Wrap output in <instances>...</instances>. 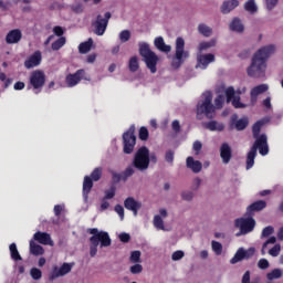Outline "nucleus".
Returning a JSON list of instances; mask_svg holds the SVG:
<instances>
[{"mask_svg": "<svg viewBox=\"0 0 283 283\" xmlns=\"http://www.w3.org/2000/svg\"><path fill=\"white\" fill-rule=\"evenodd\" d=\"M205 129L209 132H224V124H219L216 120H210L203 124Z\"/></svg>", "mask_w": 283, "mask_h": 283, "instance_id": "nucleus-29", "label": "nucleus"}, {"mask_svg": "<svg viewBox=\"0 0 283 283\" xmlns=\"http://www.w3.org/2000/svg\"><path fill=\"white\" fill-rule=\"evenodd\" d=\"M244 259V248H239L234 254V256L230 260V264H238V262H242Z\"/></svg>", "mask_w": 283, "mask_h": 283, "instance_id": "nucleus-37", "label": "nucleus"}, {"mask_svg": "<svg viewBox=\"0 0 283 283\" xmlns=\"http://www.w3.org/2000/svg\"><path fill=\"white\" fill-rule=\"evenodd\" d=\"M154 45L156 50H158L159 52H164V54H169V52H171V45L166 44L163 36L155 38Z\"/></svg>", "mask_w": 283, "mask_h": 283, "instance_id": "nucleus-23", "label": "nucleus"}, {"mask_svg": "<svg viewBox=\"0 0 283 283\" xmlns=\"http://www.w3.org/2000/svg\"><path fill=\"white\" fill-rule=\"evenodd\" d=\"M129 71L130 72H138V57L137 56H133L129 60V64H128Z\"/></svg>", "mask_w": 283, "mask_h": 283, "instance_id": "nucleus-46", "label": "nucleus"}, {"mask_svg": "<svg viewBox=\"0 0 283 283\" xmlns=\"http://www.w3.org/2000/svg\"><path fill=\"white\" fill-rule=\"evenodd\" d=\"M263 209H266V201L264 200H258L254 201L253 203H251L248 208H247V213L248 216H253V213H255V211H263Z\"/></svg>", "mask_w": 283, "mask_h": 283, "instance_id": "nucleus-25", "label": "nucleus"}, {"mask_svg": "<svg viewBox=\"0 0 283 283\" xmlns=\"http://www.w3.org/2000/svg\"><path fill=\"white\" fill-rule=\"evenodd\" d=\"M234 227L240 230L235 234L237 238H240V235H247L248 233H251L253 229H255V219L252 217L235 219Z\"/></svg>", "mask_w": 283, "mask_h": 283, "instance_id": "nucleus-10", "label": "nucleus"}, {"mask_svg": "<svg viewBox=\"0 0 283 283\" xmlns=\"http://www.w3.org/2000/svg\"><path fill=\"white\" fill-rule=\"evenodd\" d=\"M136 126L132 125L127 132L123 134V151L124 154H134V148L136 147Z\"/></svg>", "mask_w": 283, "mask_h": 283, "instance_id": "nucleus-11", "label": "nucleus"}, {"mask_svg": "<svg viewBox=\"0 0 283 283\" xmlns=\"http://www.w3.org/2000/svg\"><path fill=\"white\" fill-rule=\"evenodd\" d=\"M185 258V251L182 250H177L171 254V260L174 262H178V260H182Z\"/></svg>", "mask_w": 283, "mask_h": 283, "instance_id": "nucleus-54", "label": "nucleus"}, {"mask_svg": "<svg viewBox=\"0 0 283 283\" xmlns=\"http://www.w3.org/2000/svg\"><path fill=\"white\" fill-rule=\"evenodd\" d=\"M30 85L35 90V94H39L43 90V85H45V73L39 70L33 71L30 75Z\"/></svg>", "mask_w": 283, "mask_h": 283, "instance_id": "nucleus-13", "label": "nucleus"}, {"mask_svg": "<svg viewBox=\"0 0 283 283\" xmlns=\"http://www.w3.org/2000/svg\"><path fill=\"white\" fill-rule=\"evenodd\" d=\"M115 211L119 216L120 220H125V208H123V206L116 205L115 206Z\"/></svg>", "mask_w": 283, "mask_h": 283, "instance_id": "nucleus-63", "label": "nucleus"}, {"mask_svg": "<svg viewBox=\"0 0 283 283\" xmlns=\"http://www.w3.org/2000/svg\"><path fill=\"white\" fill-rule=\"evenodd\" d=\"M103 176V169L102 168H95L91 177L85 176L83 181V198L85 202H87V198L90 196V191H92V187H94V182H98ZM94 180V181H93Z\"/></svg>", "mask_w": 283, "mask_h": 283, "instance_id": "nucleus-8", "label": "nucleus"}, {"mask_svg": "<svg viewBox=\"0 0 283 283\" xmlns=\"http://www.w3.org/2000/svg\"><path fill=\"white\" fill-rule=\"evenodd\" d=\"M30 276L32 280L39 281L43 277V272L39 268H32L30 270Z\"/></svg>", "mask_w": 283, "mask_h": 283, "instance_id": "nucleus-43", "label": "nucleus"}, {"mask_svg": "<svg viewBox=\"0 0 283 283\" xmlns=\"http://www.w3.org/2000/svg\"><path fill=\"white\" fill-rule=\"evenodd\" d=\"M271 264L269 263V260L266 259H261L258 262V268L261 269V271H266Z\"/></svg>", "mask_w": 283, "mask_h": 283, "instance_id": "nucleus-57", "label": "nucleus"}, {"mask_svg": "<svg viewBox=\"0 0 283 283\" xmlns=\"http://www.w3.org/2000/svg\"><path fill=\"white\" fill-rule=\"evenodd\" d=\"M9 251L11 253V260H14L15 262L23 260V258H21V254H19V250L17 249V243H11L9 247Z\"/></svg>", "mask_w": 283, "mask_h": 283, "instance_id": "nucleus-38", "label": "nucleus"}, {"mask_svg": "<svg viewBox=\"0 0 283 283\" xmlns=\"http://www.w3.org/2000/svg\"><path fill=\"white\" fill-rule=\"evenodd\" d=\"M264 92H269V85L268 84H260L258 86H254L251 90V96H260V94H264Z\"/></svg>", "mask_w": 283, "mask_h": 283, "instance_id": "nucleus-34", "label": "nucleus"}, {"mask_svg": "<svg viewBox=\"0 0 283 283\" xmlns=\"http://www.w3.org/2000/svg\"><path fill=\"white\" fill-rule=\"evenodd\" d=\"M83 74H85V70H77L74 74H70L66 76V83L69 87H74V85H78L81 80L83 78Z\"/></svg>", "mask_w": 283, "mask_h": 283, "instance_id": "nucleus-21", "label": "nucleus"}, {"mask_svg": "<svg viewBox=\"0 0 283 283\" xmlns=\"http://www.w3.org/2000/svg\"><path fill=\"white\" fill-rule=\"evenodd\" d=\"M33 240H35V242H39V244H44L45 247H54V241L48 232H35L33 235Z\"/></svg>", "mask_w": 283, "mask_h": 283, "instance_id": "nucleus-18", "label": "nucleus"}, {"mask_svg": "<svg viewBox=\"0 0 283 283\" xmlns=\"http://www.w3.org/2000/svg\"><path fill=\"white\" fill-rule=\"evenodd\" d=\"M43 56L41 55V51H35L25 62L24 67L27 70H32L33 67H39L41 65Z\"/></svg>", "mask_w": 283, "mask_h": 283, "instance_id": "nucleus-19", "label": "nucleus"}, {"mask_svg": "<svg viewBox=\"0 0 283 283\" xmlns=\"http://www.w3.org/2000/svg\"><path fill=\"white\" fill-rule=\"evenodd\" d=\"M180 198L185 202H192L193 198H196V193H193V190H182L180 193Z\"/></svg>", "mask_w": 283, "mask_h": 283, "instance_id": "nucleus-39", "label": "nucleus"}, {"mask_svg": "<svg viewBox=\"0 0 283 283\" xmlns=\"http://www.w3.org/2000/svg\"><path fill=\"white\" fill-rule=\"evenodd\" d=\"M230 127L237 129V132H244L249 127V117L238 119V114H233L230 118Z\"/></svg>", "mask_w": 283, "mask_h": 283, "instance_id": "nucleus-16", "label": "nucleus"}, {"mask_svg": "<svg viewBox=\"0 0 283 283\" xmlns=\"http://www.w3.org/2000/svg\"><path fill=\"white\" fill-rule=\"evenodd\" d=\"M88 233L92 235L90 238L91 258H96V253H98V245L101 249L112 247V239L109 238V233L106 231H98L97 228H91L88 229Z\"/></svg>", "mask_w": 283, "mask_h": 283, "instance_id": "nucleus-3", "label": "nucleus"}, {"mask_svg": "<svg viewBox=\"0 0 283 283\" xmlns=\"http://www.w3.org/2000/svg\"><path fill=\"white\" fill-rule=\"evenodd\" d=\"M275 242H277V238H275V237H270V238L262 244L261 255H266V248L269 247V244H275Z\"/></svg>", "mask_w": 283, "mask_h": 283, "instance_id": "nucleus-42", "label": "nucleus"}, {"mask_svg": "<svg viewBox=\"0 0 283 283\" xmlns=\"http://www.w3.org/2000/svg\"><path fill=\"white\" fill-rule=\"evenodd\" d=\"M271 119L269 117L262 118L253 124L252 126V136L253 138H258L260 136V132H262V127L266 125Z\"/></svg>", "mask_w": 283, "mask_h": 283, "instance_id": "nucleus-26", "label": "nucleus"}, {"mask_svg": "<svg viewBox=\"0 0 283 283\" xmlns=\"http://www.w3.org/2000/svg\"><path fill=\"white\" fill-rule=\"evenodd\" d=\"M217 43H218V40L216 39H211L210 41H207V42H200L198 50L200 53L207 52V50L211 48H216Z\"/></svg>", "mask_w": 283, "mask_h": 283, "instance_id": "nucleus-31", "label": "nucleus"}, {"mask_svg": "<svg viewBox=\"0 0 283 283\" xmlns=\"http://www.w3.org/2000/svg\"><path fill=\"white\" fill-rule=\"evenodd\" d=\"M22 36H23V34L21 33V30H19V29L11 30L6 36V43H8V45L19 43V41H21Z\"/></svg>", "mask_w": 283, "mask_h": 283, "instance_id": "nucleus-22", "label": "nucleus"}, {"mask_svg": "<svg viewBox=\"0 0 283 283\" xmlns=\"http://www.w3.org/2000/svg\"><path fill=\"white\" fill-rule=\"evenodd\" d=\"M237 94L235 88H233V86H229L226 90L227 103H232L234 109H245V107H249V105L240 102V94H242V91H237Z\"/></svg>", "mask_w": 283, "mask_h": 283, "instance_id": "nucleus-12", "label": "nucleus"}, {"mask_svg": "<svg viewBox=\"0 0 283 283\" xmlns=\"http://www.w3.org/2000/svg\"><path fill=\"white\" fill-rule=\"evenodd\" d=\"M139 55L142 56L146 67L150 71L151 74H156L158 72V61L160 57L156 54V52L151 51L149 48V43L147 42H139Z\"/></svg>", "mask_w": 283, "mask_h": 283, "instance_id": "nucleus-6", "label": "nucleus"}, {"mask_svg": "<svg viewBox=\"0 0 283 283\" xmlns=\"http://www.w3.org/2000/svg\"><path fill=\"white\" fill-rule=\"evenodd\" d=\"M282 276H283V271H282V269H280V268L274 269V270H272L271 272H269V273L266 274V279H268L270 282H273V280H280Z\"/></svg>", "mask_w": 283, "mask_h": 283, "instance_id": "nucleus-35", "label": "nucleus"}, {"mask_svg": "<svg viewBox=\"0 0 283 283\" xmlns=\"http://www.w3.org/2000/svg\"><path fill=\"white\" fill-rule=\"evenodd\" d=\"M111 174L114 185H118V182H120L122 180H124V182L127 181V179H125V171H123V174H118L112 170Z\"/></svg>", "mask_w": 283, "mask_h": 283, "instance_id": "nucleus-40", "label": "nucleus"}, {"mask_svg": "<svg viewBox=\"0 0 283 283\" xmlns=\"http://www.w3.org/2000/svg\"><path fill=\"white\" fill-rule=\"evenodd\" d=\"M216 62V55L212 53H198L197 54V65L196 67L200 69V70H207V67H209V64L214 63Z\"/></svg>", "mask_w": 283, "mask_h": 283, "instance_id": "nucleus-15", "label": "nucleus"}, {"mask_svg": "<svg viewBox=\"0 0 283 283\" xmlns=\"http://www.w3.org/2000/svg\"><path fill=\"white\" fill-rule=\"evenodd\" d=\"M274 233H275V228H273V226H268L262 230L261 240H264V238H269L270 235H273Z\"/></svg>", "mask_w": 283, "mask_h": 283, "instance_id": "nucleus-44", "label": "nucleus"}, {"mask_svg": "<svg viewBox=\"0 0 283 283\" xmlns=\"http://www.w3.org/2000/svg\"><path fill=\"white\" fill-rule=\"evenodd\" d=\"M280 251H282V245L280 243H276L273 248L269 250V255L272 258H277L280 255Z\"/></svg>", "mask_w": 283, "mask_h": 283, "instance_id": "nucleus-50", "label": "nucleus"}, {"mask_svg": "<svg viewBox=\"0 0 283 283\" xmlns=\"http://www.w3.org/2000/svg\"><path fill=\"white\" fill-rule=\"evenodd\" d=\"M240 6V1L238 0H226L220 6V12L221 14H230V12H233L235 8Z\"/></svg>", "mask_w": 283, "mask_h": 283, "instance_id": "nucleus-20", "label": "nucleus"}, {"mask_svg": "<svg viewBox=\"0 0 283 283\" xmlns=\"http://www.w3.org/2000/svg\"><path fill=\"white\" fill-rule=\"evenodd\" d=\"M154 227L156 229H159L160 231H165V221H163V218L158 214L154 217Z\"/></svg>", "mask_w": 283, "mask_h": 283, "instance_id": "nucleus-41", "label": "nucleus"}, {"mask_svg": "<svg viewBox=\"0 0 283 283\" xmlns=\"http://www.w3.org/2000/svg\"><path fill=\"white\" fill-rule=\"evenodd\" d=\"M10 8H12V2L10 1H3V0H0V10L1 12H8V10H10Z\"/></svg>", "mask_w": 283, "mask_h": 283, "instance_id": "nucleus-59", "label": "nucleus"}, {"mask_svg": "<svg viewBox=\"0 0 283 283\" xmlns=\"http://www.w3.org/2000/svg\"><path fill=\"white\" fill-rule=\"evenodd\" d=\"M30 253L31 255H43L45 253V250L40 244H36L34 240L32 239L30 241Z\"/></svg>", "mask_w": 283, "mask_h": 283, "instance_id": "nucleus-30", "label": "nucleus"}, {"mask_svg": "<svg viewBox=\"0 0 283 283\" xmlns=\"http://www.w3.org/2000/svg\"><path fill=\"white\" fill-rule=\"evenodd\" d=\"M73 266H74V263H63L61 268L54 266L53 271L49 275L50 282H54L56 277H63L67 275V273L72 272Z\"/></svg>", "mask_w": 283, "mask_h": 283, "instance_id": "nucleus-14", "label": "nucleus"}, {"mask_svg": "<svg viewBox=\"0 0 283 283\" xmlns=\"http://www.w3.org/2000/svg\"><path fill=\"white\" fill-rule=\"evenodd\" d=\"M71 10L75 12V14H83V4L76 3L71 6Z\"/></svg>", "mask_w": 283, "mask_h": 283, "instance_id": "nucleus-64", "label": "nucleus"}, {"mask_svg": "<svg viewBox=\"0 0 283 283\" xmlns=\"http://www.w3.org/2000/svg\"><path fill=\"white\" fill-rule=\"evenodd\" d=\"M197 30L199 34H202V36H206V38H209L211 36V34H213V29H211V27L205 23L198 24Z\"/></svg>", "mask_w": 283, "mask_h": 283, "instance_id": "nucleus-33", "label": "nucleus"}, {"mask_svg": "<svg viewBox=\"0 0 283 283\" xmlns=\"http://www.w3.org/2000/svg\"><path fill=\"white\" fill-rule=\"evenodd\" d=\"M255 255V248L251 247L248 250L243 248V258L244 260H251Z\"/></svg>", "mask_w": 283, "mask_h": 283, "instance_id": "nucleus-51", "label": "nucleus"}, {"mask_svg": "<svg viewBox=\"0 0 283 283\" xmlns=\"http://www.w3.org/2000/svg\"><path fill=\"white\" fill-rule=\"evenodd\" d=\"M189 56V51L185 50V39L182 36H178L175 42V55L171 60V67L174 70H180Z\"/></svg>", "mask_w": 283, "mask_h": 283, "instance_id": "nucleus-7", "label": "nucleus"}, {"mask_svg": "<svg viewBox=\"0 0 283 283\" xmlns=\"http://www.w3.org/2000/svg\"><path fill=\"white\" fill-rule=\"evenodd\" d=\"M132 39V31L129 30H124L119 33V41L122 43H127Z\"/></svg>", "mask_w": 283, "mask_h": 283, "instance_id": "nucleus-47", "label": "nucleus"}, {"mask_svg": "<svg viewBox=\"0 0 283 283\" xmlns=\"http://www.w3.org/2000/svg\"><path fill=\"white\" fill-rule=\"evenodd\" d=\"M241 283H260V282L258 281L251 282V271H245L244 274L242 275Z\"/></svg>", "mask_w": 283, "mask_h": 283, "instance_id": "nucleus-56", "label": "nucleus"}, {"mask_svg": "<svg viewBox=\"0 0 283 283\" xmlns=\"http://www.w3.org/2000/svg\"><path fill=\"white\" fill-rule=\"evenodd\" d=\"M245 12L250 14H255L258 12V4H255V0H248L243 6Z\"/></svg>", "mask_w": 283, "mask_h": 283, "instance_id": "nucleus-36", "label": "nucleus"}, {"mask_svg": "<svg viewBox=\"0 0 283 283\" xmlns=\"http://www.w3.org/2000/svg\"><path fill=\"white\" fill-rule=\"evenodd\" d=\"M212 251L216 253V255H222V243L218 241L211 242Z\"/></svg>", "mask_w": 283, "mask_h": 283, "instance_id": "nucleus-48", "label": "nucleus"}, {"mask_svg": "<svg viewBox=\"0 0 283 283\" xmlns=\"http://www.w3.org/2000/svg\"><path fill=\"white\" fill-rule=\"evenodd\" d=\"M220 158L223 165H229L231 159L233 158V149L229 145V143H222L220 148Z\"/></svg>", "mask_w": 283, "mask_h": 283, "instance_id": "nucleus-17", "label": "nucleus"}, {"mask_svg": "<svg viewBox=\"0 0 283 283\" xmlns=\"http://www.w3.org/2000/svg\"><path fill=\"white\" fill-rule=\"evenodd\" d=\"M197 116H206L210 120L216 118V106L213 105V93L206 91L197 103Z\"/></svg>", "mask_w": 283, "mask_h": 283, "instance_id": "nucleus-5", "label": "nucleus"}, {"mask_svg": "<svg viewBox=\"0 0 283 283\" xmlns=\"http://www.w3.org/2000/svg\"><path fill=\"white\" fill-rule=\"evenodd\" d=\"M124 207L128 211H132L136 208H143V203L140 201H136V199H134V197H128L124 200Z\"/></svg>", "mask_w": 283, "mask_h": 283, "instance_id": "nucleus-28", "label": "nucleus"}, {"mask_svg": "<svg viewBox=\"0 0 283 283\" xmlns=\"http://www.w3.org/2000/svg\"><path fill=\"white\" fill-rule=\"evenodd\" d=\"M149 169V148L142 146L133 156L132 164L124 170V180L132 178L136 171L145 174Z\"/></svg>", "mask_w": 283, "mask_h": 283, "instance_id": "nucleus-2", "label": "nucleus"}, {"mask_svg": "<svg viewBox=\"0 0 283 283\" xmlns=\"http://www.w3.org/2000/svg\"><path fill=\"white\" fill-rule=\"evenodd\" d=\"M92 45H94V40L92 38H90L86 42H82L78 45L80 54H87V52L92 50Z\"/></svg>", "mask_w": 283, "mask_h": 283, "instance_id": "nucleus-32", "label": "nucleus"}, {"mask_svg": "<svg viewBox=\"0 0 283 283\" xmlns=\"http://www.w3.org/2000/svg\"><path fill=\"white\" fill-rule=\"evenodd\" d=\"M224 105V95H218L216 98H214V109H222Z\"/></svg>", "mask_w": 283, "mask_h": 283, "instance_id": "nucleus-49", "label": "nucleus"}, {"mask_svg": "<svg viewBox=\"0 0 283 283\" xmlns=\"http://www.w3.org/2000/svg\"><path fill=\"white\" fill-rule=\"evenodd\" d=\"M65 45V36H61L55 42L52 43L51 48L53 51H59Z\"/></svg>", "mask_w": 283, "mask_h": 283, "instance_id": "nucleus-45", "label": "nucleus"}, {"mask_svg": "<svg viewBox=\"0 0 283 283\" xmlns=\"http://www.w3.org/2000/svg\"><path fill=\"white\" fill-rule=\"evenodd\" d=\"M186 167L191 169L193 174H200L202 171V163L193 159V157H188L186 159Z\"/></svg>", "mask_w": 283, "mask_h": 283, "instance_id": "nucleus-24", "label": "nucleus"}, {"mask_svg": "<svg viewBox=\"0 0 283 283\" xmlns=\"http://www.w3.org/2000/svg\"><path fill=\"white\" fill-rule=\"evenodd\" d=\"M130 262H133L134 264H138V262H140V251L136 250L133 251L130 253V258H129Z\"/></svg>", "mask_w": 283, "mask_h": 283, "instance_id": "nucleus-53", "label": "nucleus"}, {"mask_svg": "<svg viewBox=\"0 0 283 283\" xmlns=\"http://www.w3.org/2000/svg\"><path fill=\"white\" fill-rule=\"evenodd\" d=\"M192 149L196 151V156H198L200 151H202V142L196 140L192 145Z\"/></svg>", "mask_w": 283, "mask_h": 283, "instance_id": "nucleus-61", "label": "nucleus"}, {"mask_svg": "<svg viewBox=\"0 0 283 283\" xmlns=\"http://www.w3.org/2000/svg\"><path fill=\"white\" fill-rule=\"evenodd\" d=\"M139 138L140 140H147L149 138V130H147V127H140Z\"/></svg>", "mask_w": 283, "mask_h": 283, "instance_id": "nucleus-60", "label": "nucleus"}, {"mask_svg": "<svg viewBox=\"0 0 283 283\" xmlns=\"http://www.w3.org/2000/svg\"><path fill=\"white\" fill-rule=\"evenodd\" d=\"M174 156H176V153L174 150H168L165 154V160L168 163V165H174Z\"/></svg>", "mask_w": 283, "mask_h": 283, "instance_id": "nucleus-55", "label": "nucleus"}, {"mask_svg": "<svg viewBox=\"0 0 283 283\" xmlns=\"http://www.w3.org/2000/svg\"><path fill=\"white\" fill-rule=\"evenodd\" d=\"M129 271L133 275H138L139 273H143V266L139 263H136L130 266Z\"/></svg>", "mask_w": 283, "mask_h": 283, "instance_id": "nucleus-58", "label": "nucleus"}, {"mask_svg": "<svg viewBox=\"0 0 283 283\" xmlns=\"http://www.w3.org/2000/svg\"><path fill=\"white\" fill-rule=\"evenodd\" d=\"M279 2L280 0H265L266 10H273Z\"/></svg>", "mask_w": 283, "mask_h": 283, "instance_id": "nucleus-62", "label": "nucleus"}, {"mask_svg": "<svg viewBox=\"0 0 283 283\" xmlns=\"http://www.w3.org/2000/svg\"><path fill=\"white\" fill-rule=\"evenodd\" d=\"M275 52L274 45L263 46L254 53L252 63L248 69V75L252 78H262L266 72V61Z\"/></svg>", "mask_w": 283, "mask_h": 283, "instance_id": "nucleus-1", "label": "nucleus"}, {"mask_svg": "<svg viewBox=\"0 0 283 283\" xmlns=\"http://www.w3.org/2000/svg\"><path fill=\"white\" fill-rule=\"evenodd\" d=\"M201 185H202V179L200 177H196L191 184V191H198Z\"/></svg>", "mask_w": 283, "mask_h": 283, "instance_id": "nucleus-52", "label": "nucleus"}, {"mask_svg": "<svg viewBox=\"0 0 283 283\" xmlns=\"http://www.w3.org/2000/svg\"><path fill=\"white\" fill-rule=\"evenodd\" d=\"M109 19H112V12L109 11L104 14V18L102 14H97L96 19L91 22L94 34L103 36L107 30V25H109Z\"/></svg>", "mask_w": 283, "mask_h": 283, "instance_id": "nucleus-9", "label": "nucleus"}, {"mask_svg": "<svg viewBox=\"0 0 283 283\" xmlns=\"http://www.w3.org/2000/svg\"><path fill=\"white\" fill-rule=\"evenodd\" d=\"M253 138L255 142L247 156V169H251V167L255 165V156H258V149L261 156H266L269 154V137H266V134H261Z\"/></svg>", "mask_w": 283, "mask_h": 283, "instance_id": "nucleus-4", "label": "nucleus"}, {"mask_svg": "<svg viewBox=\"0 0 283 283\" xmlns=\"http://www.w3.org/2000/svg\"><path fill=\"white\" fill-rule=\"evenodd\" d=\"M229 28L231 32H237L238 34H242V32H244V24H242V20H240V18H233Z\"/></svg>", "mask_w": 283, "mask_h": 283, "instance_id": "nucleus-27", "label": "nucleus"}]
</instances>
